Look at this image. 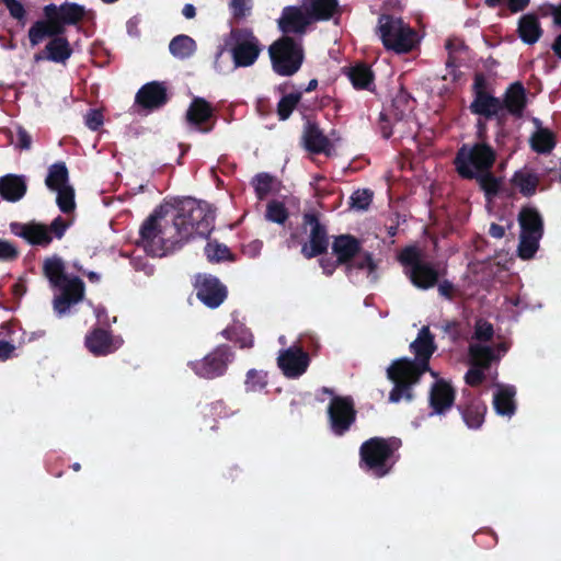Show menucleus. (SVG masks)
<instances>
[{
  "instance_id": "774afa93",
  "label": "nucleus",
  "mask_w": 561,
  "mask_h": 561,
  "mask_svg": "<svg viewBox=\"0 0 561 561\" xmlns=\"http://www.w3.org/2000/svg\"><path fill=\"white\" fill-rule=\"evenodd\" d=\"M211 414L218 417H228L230 412L227 411V407L222 400H218L211 403Z\"/></svg>"
},
{
  "instance_id": "3c124183",
  "label": "nucleus",
  "mask_w": 561,
  "mask_h": 561,
  "mask_svg": "<svg viewBox=\"0 0 561 561\" xmlns=\"http://www.w3.org/2000/svg\"><path fill=\"white\" fill-rule=\"evenodd\" d=\"M10 142L14 145V147L19 150H30L32 147V136L23 126H16L15 139L13 137V131L7 130Z\"/></svg>"
},
{
  "instance_id": "79ce46f5",
  "label": "nucleus",
  "mask_w": 561,
  "mask_h": 561,
  "mask_svg": "<svg viewBox=\"0 0 561 561\" xmlns=\"http://www.w3.org/2000/svg\"><path fill=\"white\" fill-rule=\"evenodd\" d=\"M512 184L516 186L524 196H533L539 184L536 174L524 171H516L512 178Z\"/></svg>"
},
{
  "instance_id": "c85d7f7f",
  "label": "nucleus",
  "mask_w": 561,
  "mask_h": 561,
  "mask_svg": "<svg viewBox=\"0 0 561 561\" xmlns=\"http://www.w3.org/2000/svg\"><path fill=\"white\" fill-rule=\"evenodd\" d=\"M49 38L45 45L47 60L65 65L72 55V48L65 34L46 35Z\"/></svg>"
},
{
  "instance_id": "473e14b6",
  "label": "nucleus",
  "mask_w": 561,
  "mask_h": 561,
  "mask_svg": "<svg viewBox=\"0 0 561 561\" xmlns=\"http://www.w3.org/2000/svg\"><path fill=\"white\" fill-rule=\"evenodd\" d=\"M346 76L356 90H375V75L367 64L360 62L350 67Z\"/></svg>"
},
{
  "instance_id": "b1692460",
  "label": "nucleus",
  "mask_w": 561,
  "mask_h": 561,
  "mask_svg": "<svg viewBox=\"0 0 561 561\" xmlns=\"http://www.w3.org/2000/svg\"><path fill=\"white\" fill-rule=\"evenodd\" d=\"M362 250L360 240L350 233L339 234L334 237L332 242V253L337 257V263H342L344 268L360 254Z\"/></svg>"
},
{
  "instance_id": "39448f33",
  "label": "nucleus",
  "mask_w": 561,
  "mask_h": 561,
  "mask_svg": "<svg viewBox=\"0 0 561 561\" xmlns=\"http://www.w3.org/2000/svg\"><path fill=\"white\" fill-rule=\"evenodd\" d=\"M163 215L161 209H154L141 224L137 245L151 256L162 257L182 247L183 242L176 231L168 236L167 228L160 224Z\"/></svg>"
},
{
  "instance_id": "864d4df0",
  "label": "nucleus",
  "mask_w": 561,
  "mask_h": 561,
  "mask_svg": "<svg viewBox=\"0 0 561 561\" xmlns=\"http://www.w3.org/2000/svg\"><path fill=\"white\" fill-rule=\"evenodd\" d=\"M494 336L493 324L485 319L479 318L474 323L473 339L479 342H490Z\"/></svg>"
},
{
  "instance_id": "603ef678",
  "label": "nucleus",
  "mask_w": 561,
  "mask_h": 561,
  "mask_svg": "<svg viewBox=\"0 0 561 561\" xmlns=\"http://www.w3.org/2000/svg\"><path fill=\"white\" fill-rule=\"evenodd\" d=\"M1 2L5 5V8L9 11V14L12 19L18 21V24L21 27H24L26 25L27 19V12L25 7L22 2L19 0H1Z\"/></svg>"
},
{
  "instance_id": "bb28decb",
  "label": "nucleus",
  "mask_w": 561,
  "mask_h": 561,
  "mask_svg": "<svg viewBox=\"0 0 561 561\" xmlns=\"http://www.w3.org/2000/svg\"><path fill=\"white\" fill-rule=\"evenodd\" d=\"M12 231L32 245L47 248L53 241L47 226L39 222L15 224L12 225Z\"/></svg>"
},
{
  "instance_id": "8fccbe9b",
  "label": "nucleus",
  "mask_w": 561,
  "mask_h": 561,
  "mask_svg": "<svg viewBox=\"0 0 561 561\" xmlns=\"http://www.w3.org/2000/svg\"><path fill=\"white\" fill-rule=\"evenodd\" d=\"M374 193L369 188L356 190L350 197V206L358 210H366L373 202Z\"/></svg>"
},
{
  "instance_id": "4d7b16f0",
  "label": "nucleus",
  "mask_w": 561,
  "mask_h": 561,
  "mask_svg": "<svg viewBox=\"0 0 561 561\" xmlns=\"http://www.w3.org/2000/svg\"><path fill=\"white\" fill-rule=\"evenodd\" d=\"M72 221L71 220H66L65 218H62L61 216H57L51 222L49 226H47L48 230H49V234L53 237V238H56V239H61L66 231L68 230V228L71 226Z\"/></svg>"
},
{
  "instance_id": "338daca9",
  "label": "nucleus",
  "mask_w": 561,
  "mask_h": 561,
  "mask_svg": "<svg viewBox=\"0 0 561 561\" xmlns=\"http://www.w3.org/2000/svg\"><path fill=\"white\" fill-rule=\"evenodd\" d=\"M15 351V345L7 342L0 341V362H4L11 357H13Z\"/></svg>"
},
{
  "instance_id": "72a5a7b5",
  "label": "nucleus",
  "mask_w": 561,
  "mask_h": 561,
  "mask_svg": "<svg viewBox=\"0 0 561 561\" xmlns=\"http://www.w3.org/2000/svg\"><path fill=\"white\" fill-rule=\"evenodd\" d=\"M302 5L313 23L330 20L335 13L339 2L337 0H306Z\"/></svg>"
},
{
  "instance_id": "a18cd8bd",
  "label": "nucleus",
  "mask_w": 561,
  "mask_h": 561,
  "mask_svg": "<svg viewBox=\"0 0 561 561\" xmlns=\"http://www.w3.org/2000/svg\"><path fill=\"white\" fill-rule=\"evenodd\" d=\"M244 385L247 391H261L267 386V374L252 368L247 373Z\"/></svg>"
},
{
  "instance_id": "0e129e2a",
  "label": "nucleus",
  "mask_w": 561,
  "mask_h": 561,
  "mask_svg": "<svg viewBox=\"0 0 561 561\" xmlns=\"http://www.w3.org/2000/svg\"><path fill=\"white\" fill-rule=\"evenodd\" d=\"M234 343L239 344L241 348H251L254 344V339L252 333L242 330L236 334Z\"/></svg>"
},
{
  "instance_id": "5701e85b",
  "label": "nucleus",
  "mask_w": 561,
  "mask_h": 561,
  "mask_svg": "<svg viewBox=\"0 0 561 561\" xmlns=\"http://www.w3.org/2000/svg\"><path fill=\"white\" fill-rule=\"evenodd\" d=\"M213 116L214 108L211 104L199 96H196L192 100L186 111L187 123L204 134L210 133L213 130L215 123L209 125L207 124Z\"/></svg>"
},
{
  "instance_id": "393cba45",
  "label": "nucleus",
  "mask_w": 561,
  "mask_h": 561,
  "mask_svg": "<svg viewBox=\"0 0 561 561\" xmlns=\"http://www.w3.org/2000/svg\"><path fill=\"white\" fill-rule=\"evenodd\" d=\"M84 344L94 356H106L118 348L112 333L103 328H94L91 330L85 335Z\"/></svg>"
},
{
  "instance_id": "e2e57ef3",
  "label": "nucleus",
  "mask_w": 561,
  "mask_h": 561,
  "mask_svg": "<svg viewBox=\"0 0 561 561\" xmlns=\"http://www.w3.org/2000/svg\"><path fill=\"white\" fill-rule=\"evenodd\" d=\"M319 263L323 271V274L327 276H332L339 266H343L342 263H337V257H335V260H332L330 257H323L320 259Z\"/></svg>"
},
{
  "instance_id": "a211bd4d",
  "label": "nucleus",
  "mask_w": 561,
  "mask_h": 561,
  "mask_svg": "<svg viewBox=\"0 0 561 561\" xmlns=\"http://www.w3.org/2000/svg\"><path fill=\"white\" fill-rule=\"evenodd\" d=\"M310 24L312 23L304 5L285 7L282 11L279 19L277 20V25L279 31L283 33V36H289V34H295L299 36L298 38H301L306 34Z\"/></svg>"
},
{
  "instance_id": "09e8293b",
  "label": "nucleus",
  "mask_w": 561,
  "mask_h": 561,
  "mask_svg": "<svg viewBox=\"0 0 561 561\" xmlns=\"http://www.w3.org/2000/svg\"><path fill=\"white\" fill-rule=\"evenodd\" d=\"M473 115L484 117L485 119H495V127H506L507 116L510 115L505 108L500 105V98L497 103L490 106L489 112H474Z\"/></svg>"
},
{
  "instance_id": "1a4fd4ad",
  "label": "nucleus",
  "mask_w": 561,
  "mask_h": 561,
  "mask_svg": "<svg viewBox=\"0 0 561 561\" xmlns=\"http://www.w3.org/2000/svg\"><path fill=\"white\" fill-rule=\"evenodd\" d=\"M404 267V274L412 285L419 289L427 290L438 284L440 274L433 262L425 261L415 247L404 248L399 256Z\"/></svg>"
},
{
  "instance_id": "c756f323",
  "label": "nucleus",
  "mask_w": 561,
  "mask_h": 561,
  "mask_svg": "<svg viewBox=\"0 0 561 561\" xmlns=\"http://www.w3.org/2000/svg\"><path fill=\"white\" fill-rule=\"evenodd\" d=\"M539 18L535 13H527L519 18L517 34L523 43L534 45L542 36Z\"/></svg>"
},
{
  "instance_id": "49530a36",
  "label": "nucleus",
  "mask_w": 561,
  "mask_h": 561,
  "mask_svg": "<svg viewBox=\"0 0 561 561\" xmlns=\"http://www.w3.org/2000/svg\"><path fill=\"white\" fill-rule=\"evenodd\" d=\"M265 216L267 220L283 225L288 219L289 214L282 202L273 199L266 206Z\"/></svg>"
},
{
  "instance_id": "aec40b11",
  "label": "nucleus",
  "mask_w": 561,
  "mask_h": 561,
  "mask_svg": "<svg viewBox=\"0 0 561 561\" xmlns=\"http://www.w3.org/2000/svg\"><path fill=\"white\" fill-rule=\"evenodd\" d=\"M168 102V88L161 81H151L144 84L135 96V104L147 111L158 110Z\"/></svg>"
},
{
  "instance_id": "f03ea898",
  "label": "nucleus",
  "mask_w": 561,
  "mask_h": 561,
  "mask_svg": "<svg viewBox=\"0 0 561 561\" xmlns=\"http://www.w3.org/2000/svg\"><path fill=\"white\" fill-rule=\"evenodd\" d=\"M44 19L35 21L27 32L32 47L39 45L46 35L66 33L67 25L79 23L85 15V9L75 2H64L60 5L49 3L43 8Z\"/></svg>"
},
{
  "instance_id": "4c0bfd02",
  "label": "nucleus",
  "mask_w": 561,
  "mask_h": 561,
  "mask_svg": "<svg viewBox=\"0 0 561 561\" xmlns=\"http://www.w3.org/2000/svg\"><path fill=\"white\" fill-rule=\"evenodd\" d=\"M196 49V42L185 34L176 35L169 44L171 55L181 60L191 58L195 54Z\"/></svg>"
},
{
  "instance_id": "2eb2a0df",
  "label": "nucleus",
  "mask_w": 561,
  "mask_h": 561,
  "mask_svg": "<svg viewBox=\"0 0 561 561\" xmlns=\"http://www.w3.org/2000/svg\"><path fill=\"white\" fill-rule=\"evenodd\" d=\"M457 410L468 428L479 430L484 423L488 407L480 396L469 389H463Z\"/></svg>"
},
{
  "instance_id": "c9c22d12",
  "label": "nucleus",
  "mask_w": 561,
  "mask_h": 561,
  "mask_svg": "<svg viewBox=\"0 0 561 561\" xmlns=\"http://www.w3.org/2000/svg\"><path fill=\"white\" fill-rule=\"evenodd\" d=\"M345 274L350 276L354 270L366 271L367 278L370 283L375 284L379 275L377 273L378 265L374 260L373 253L368 251H360V254L357 255L348 265H346Z\"/></svg>"
},
{
  "instance_id": "2f4dec72",
  "label": "nucleus",
  "mask_w": 561,
  "mask_h": 561,
  "mask_svg": "<svg viewBox=\"0 0 561 561\" xmlns=\"http://www.w3.org/2000/svg\"><path fill=\"white\" fill-rule=\"evenodd\" d=\"M302 139L306 149L311 153H322L330 146L328 137L319 128L318 124L312 121H307Z\"/></svg>"
},
{
  "instance_id": "412c9836",
  "label": "nucleus",
  "mask_w": 561,
  "mask_h": 561,
  "mask_svg": "<svg viewBox=\"0 0 561 561\" xmlns=\"http://www.w3.org/2000/svg\"><path fill=\"white\" fill-rule=\"evenodd\" d=\"M456 391L450 382L445 379L436 380L431 387L428 397L432 414H445L454 405Z\"/></svg>"
},
{
  "instance_id": "f257e3e1",
  "label": "nucleus",
  "mask_w": 561,
  "mask_h": 561,
  "mask_svg": "<svg viewBox=\"0 0 561 561\" xmlns=\"http://www.w3.org/2000/svg\"><path fill=\"white\" fill-rule=\"evenodd\" d=\"M436 348L434 334L428 327H423L410 344L414 359L401 357L393 360L387 369V377L394 385L389 393L390 402L398 403L401 399L407 401L414 399L412 387L420 382L425 373L431 371L430 359Z\"/></svg>"
},
{
  "instance_id": "052dcab7",
  "label": "nucleus",
  "mask_w": 561,
  "mask_h": 561,
  "mask_svg": "<svg viewBox=\"0 0 561 561\" xmlns=\"http://www.w3.org/2000/svg\"><path fill=\"white\" fill-rule=\"evenodd\" d=\"M84 122L88 128L95 131L103 125L104 117L101 111L89 110L84 116Z\"/></svg>"
},
{
  "instance_id": "de8ad7c7",
  "label": "nucleus",
  "mask_w": 561,
  "mask_h": 561,
  "mask_svg": "<svg viewBox=\"0 0 561 561\" xmlns=\"http://www.w3.org/2000/svg\"><path fill=\"white\" fill-rule=\"evenodd\" d=\"M412 98L403 89H401L392 100V107L397 119H402L408 111L412 110Z\"/></svg>"
},
{
  "instance_id": "37998d69",
  "label": "nucleus",
  "mask_w": 561,
  "mask_h": 561,
  "mask_svg": "<svg viewBox=\"0 0 561 561\" xmlns=\"http://www.w3.org/2000/svg\"><path fill=\"white\" fill-rule=\"evenodd\" d=\"M302 98V92L297 91L282 96L277 103L276 113L280 121H286L290 117L294 110L298 106Z\"/></svg>"
},
{
  "instance_id": "9b49d317",
  "label": "nucleus",
  "mask_w": 561,
  "mask_h": 561,
  "mask_svg": "<svg viewBox=\"0 0 561 561\" xmlns=\"http://www.w3.org/2000/svg\"><path fill=\"white\" fill-rule=\"evenodd\" d=\"M233 359L232 347L228 344H220L202 359L190 362L188 366L198 377L215 379L226 374Z\"/></svg>"
},
{
  "instance_id": "a878e982",
  "label": "nucleus",
  "mask_w": 561,
  "mask_h": 561,
  "mask_svg": "<svg viewBox=\"0 0 561 561\" xmlns=\"http://www.w3.org/2000/svg\"><path fill=\"white\" fill-rule=\"evenodd\" d=\"M500 105L514 118H522L527 105L526 90L520 82H514L508 85L502 98Z\"/></svg>"
},
{
  "instance_id": "680f3d73",
  "label": "nucleus",
  "mask_w": 561,
  "mask_h": 561,
  "mask_svg": "<svg viewBox=\"0 0 561 561\" xmlns=\"http://www.w3.org/2000/svg\"><path fill=\"white\" fill-rule=\"evenodd\" d=\"M19 256L18 249L9 241L0 239V260L13 261Z\"/></svg>"
},
{
  "instance_id": "58836bf2",
  "label": "nucleus",
  "mask_w": 561,
  "mask_h": 561,
  "mask_svg": "<svg viewBox=\"0 0 561 561\" xmlns=\"http://www.w3.org/2000/svg\"><path fill=\"white\" fill-rule=\"evenodd\" d=\"M45 185L50 190L55 191L69 184V171L65 162L53 163L48 168V172L45 179Z\"/></svg>"
},
{
  "instance_id": "ea45409f",
  "label": "nucleus",
  "mask_w": 561,
  "mask_h": 561,
  "mask_svg": "<svg viewBox=\"0 0 561 561\" xmlns=\"http://www.w3.org/2000/svg\"><path fill=\"white\" fill-rule=\"evenodd\" d=\"M479 184L481 191H483L486 201H492L496 197L501 191L502 180L501 178L495 176L490 171L478 172L477 176H473Z\"/></svg>"
},
{
  "instance_id": "dca6fc26",
  "label": "nucleus",
  "mask_w": 561,
  "mask_h": 561,
  "mask_svg": "<svg viewBox=\"0 0 561 561\" xmlns=\"http://www.w3.org/2000/svg\"><path fill=\"white\" fill-rule=\"evenodd\" d=\"M196 297L208 308H218L227 298V288L213 275H198L195 283Z\"/></svg>"
},
{
  "instance_id": "6e6552de",
  "label": "nucleus",
  "mask_w": 561,
  "mask_h": 561,
  "mask_svg": "<svg viewBox=\"0 0 561 561\" xmlns=\"http://www.w3.org/2000/svg\"><path fill=\"white\" fill-rule=\"evenodd\" d=\"M377 34L385 48L397 54L411 51L415 44V31L409 24H405L401 18L391 14H380Z\"/></svg>"
},
{
  "instance_id": "20e7f679",
  "label": "nucleus",
  "mask_w": 561,
  "mask_h": 561,
  "mask_svg": "<svg viewBox=\"0 0 561 561\" xmlns=\"http://www.w3.org/2000/svg\"><path fill=\"white\" fill-rule=\"evenodd\" d=\"M401 444V439L393 436L365 440L359 447V467L376 478L387 476L397 462L396 453Z\"/></svg>"
},
{
  "instance_id": "423d86ee",
  "label": "nucleus",
  "mask_w": 561,
  "mask_h": 561,
  "mask_svg": "<svg viewBox=\"0 0 561 561\" xmlns=\"http://www.w3.org/2000/svg\"><path fill=\"white\" fill-rule=\"evenodd\" d=\"M496 151L488 142L463 144L457 151L454 164L459 176L473 180L478 172L492 170Z\"/></svg>"
},
{
  "instance_id": "a19ab883",
  "label": "nucleus",
  "mask_w": 561,
  "mask_h": 561,
  "mask_svg": "<svg viewBox=\"0 0 561 561\" xmlns=\"http://www.w3.org/2000/svg\"><path fill=\"white\" fill-rule=\"evenodd\" d=\"M530 147L537 153H550L556 147L554 134L548 128H539L530 138Z\"/></svg>"
},
{
  "instance_id": "7ed1b4c3",
  "label": "nucleus",
  "mask_w": 561,
  "mask_h": 561,
  "mask_svg": "<svg viewBox=\"0 0 561 561\" xmlns=\"http://www.w3.org/2000/svg\"><path fill=\"white\" fill-rule=\"evenodd\" d=\"M215 214L207 203L188 199L179 207L173 229L182 242L194 237L208 238L214 229Z\"/></svg>"
},
{
  "instance_id": "13d9d810",
  "label": "nucleus",
  "mask_w": 561,
  "mask_h": 561,
  "mask_svg": "<svg viewBox=\"0 0 561 561\" xmlns=\"http://www.w3.org/2000/svg\"><path fill=\"white\" fill-rule=\"evenodd\" d=\"M484 369L471 366L465 375V381L470 387H479L485 380Z\"/></svg>"
},
{
  "instance_id": "f3484780",
  "label": "nucleus",
  "mask_w": 561,
  "mask_h": 561,
  "mask_svg": "<svg viewBox=\"0 0 561 561\" xmlns=\"http://www.w3.org/2000/svg\"><path fill=\"white\" fill-rule=\"evenodd\" d=\"M310 364V356L301 346L293 345L280 351L277 365L288 378H298L304 375Z\"/></svg>"
},
{
  "instance_id": "6ab92c4d",
  "label": "nucleus",
  "mask_w": 561,
  "mask_h": 561,
  "mask_svg": "<svg viewBox=\"0 0 561 561\" xmlns=\"http://www.w3.org/2000/svg\"><path fill=\"white\" fill-rule=\"evenodd\" d=\"M60 294L54 299V309L58 314L66 313L72 305L80 302L84 296V283L78 276L68 277L60 286Z\"/></svg>"
},
{
  "instance_id": "f8f14e48",
  "label": "nucleus",
  "mask_w": 561,
  "mask_h": 561,
  "mask_svg": "<svg viewBox=\"0 0 561 561\" xmlns=\"http://www.w3.org/2000/svg\"><path fill=\"white\" fill-rule=\"evenodd\" d=\"M357 411L350 396H334L328 407L331 432L336 436L345 435L356 422Z\"/></svg>"
},
{
  "instance_id": "cd10ccee",
  "label": "nucleus",
  "mask_w": 561,
  "mask_h": 561,
  "mask_svg": "<svg viewBox=\"0 0 561 561\" xmlns=\"http://www.w3.org/2000/svg\"><path fill=\"white\" fill-rule=\"evenodd\" d=\"M27 192V181L24 175L5 174L0 178V197L10 203L22 199Z\"/></svg>"
},
{
  "instance_id": "9d476101",
  "label": "nucleus",
  "mask_w": 561,
  "mask_h": 561,
  "mask_svg": "<svg viewBox=\"0 0 561 561\" xmlns=\"http://www.w3.org/2000/svg\"><path fill=\"white\" fill-rule=\"evenodd\" d=\"M520 236L518 243V256L530 260L539 249V241L543 236V219L534 207H524L518 214Z\"/></svg>"
},
{
  "instance_id": "0eeeda50",
  "label": "nucleus",
  "mask_w": 561,
  "mask_h": 561,
  "mask_svg": "<svg viewBox=\"0 0 561 561\" xmlns=\"http://www.w3.org/2000/svg\"><path fill=\"white\" fill-rule=\"evenodd\" d=\"M268 54L273 70L279 76L290 77L300 69L305 59L302 39L282 36L268 47Z\"/></svg>"
},
{
  "instance_id": "69168bd1",
  "label": "nucleus",
  "mask_w": 561,
  "mask_h": 561,
  "mask_svg": "<svg viewBox=\"0 0 561 561\" xmlns=\"http://www.w3.org/2000/svg\"><path fill=\"white\" fill-rule=\"evenodd\" d=\"M484 117L479 116L476 123V135L478 138V142H486L488 140V122Z\"/></svg>"
},
{
  "instance_id": "7c9ffc66",
  "label": "nucleus",
  "mask_w": 561,
  "mask_h": 561,
  "mask_svg": "<svg viewBox=\"0 0 561 561\" xmlns=\"http://www.w3.org/2000/svg\"><path fill=\"white\" fill-rule=\"evenodd\" d=\"M469 362L471 366H477L488 370L492 363L500 360V355L495 348L481 343H471L468 347Z\"/></svg>"
},
{
  "instance_id": "c03bdc74",
  "label": "nucleus",
  "mask_w": 561,
  "mask_h": 561,
  "mask_svg": "<svg viewBox=\"0 0 561 561\" xmlns=\"http://www.w3.org/2000/svg\"><path fill=\"white\" fill-rule=\"evenodd\" d=\"M56 204L61 213L69 215L76 209L75 188L71 185L55 190Z\"/></svg>"
},
{
  "instance_id": "4468645a",
  "label": "nucleus",
  "mask_w": 561,
  "mask_h": 561,
  "mask_svg": "<svg viewBox=\"0 0 561 561\" xmlns=\"http://www.w3.org/2000/svg\"><path fill=\"white\" fill-rule=\"evenodd\" d=\"M231 37L236 41L231 48L232 60L236 67L252 66L262 50L259 39L248 28L231 31Z\"/></svg>"
},
{
  "instance_id": "6e6d98bb",
  "label": "nucleus",
  "mask_w": 561,
  "mask_h": 561,
  "mask_svg": "<svg viewBox=\"0 0 561 561\" xmlns=\"http://www.w3.org/2000/svg\"><path fill=\"white\" fill-rule=\"evenodd\" d=\"M273 176L268 173H259L253 179V186L259 199L265 198L272 190Z\"/></svg>"
},
{
  "instance_id": "4be33fe9",
  "label": "nucleus",
  "mask_w": 561,
  "mask_h": 561,
  "mask_svg": "<svg viewBox=\"0 0 561 561\" xmlns=\"http://www.w3.org/2000/svg\"><path fill=\"white\" fill-rule=\"evenodd\" d=\"M473 100L469 105L470 113L489 112L490 106L497 103V96L490 91V84L484 73L477 72L471 87Z\"/></svg>"
},
{
  "instance_id": "ddd939ff",
  "label": "nucleus",
  "mask_w": 561,
  "mask_h": 561,
  "mask_svg": "<svg viewBox=\"0 0 561 561\" xmlns=\"http://www.w3.org/2000/svg\"><path fill=\"white\" fill-rule=\"evenodd\" d=\"M302 226L310 227L309 241L301 245V254L305 259H313L327 253L329 248V234L325 225L320 221L317 211L305 213Z\"/></svg>"
},
{
  "instance_id": "e433bc0d",
  "label": "nucleus",
  "mask_w": 561,
  "mask_h": 561,
  "mask_svg": "<svg viewBox=\"0 0 561 561\" xmlns=\"http://www.w3.org/2000/svg\"><path fill=\"white\" fill-rule=\"evenodd\" d=\"M43 274L53 287L60 286L69 277L64 260L56 254L44 260Z\"/></svg>"
},
{
  "instance_id": "bf43d9fd",
  "label": "nucleus",
  "mask_w": 561,
  "mask_h": 561,
  "mask_svg": "<svg viewBox=\"0 0 561 561\" xmlns=\"http://www.w3.org/2000/svg\"><path fill=\"white\" fill-rule=\"evenodd\" d=\"M249 3L250 0H230L229 8L232 13V16L237 20L245 18V15L251 10Z\"/></svg>"
},
{
  "instance_id": "5fc2aeb1",
  "label": "nucleus",
  "mask_w": 561,
  "mask_h": 561,
  "mask_svg": "<svg viewBox=\"0 0 561 561\" xmlns=\"http://www.w3.org/2000/svg\"><path fill=\"white\" fill-rule=\"evenodd\" d=\"M205 254L209 262H220L231 255L227 245L217 242H208L205 247Z\"/></svg>"
},
{
  "instance_id": "f704fd0d",
  "label": "nucleus",
  "mask_w": 561,
  "mask_h": 561,
  "mask_svg": "<svg viewBox=\"0 0 561 561\" xmlns=\"http://www.w3.org/2000/svg\"><path fill=\"white\" fill-rule=\"evenodd\" d=\"M515 396L514 386H501L493 396L495 412L499 415L511 417L516 411Z\"/></svg>"
}]
</instances>
